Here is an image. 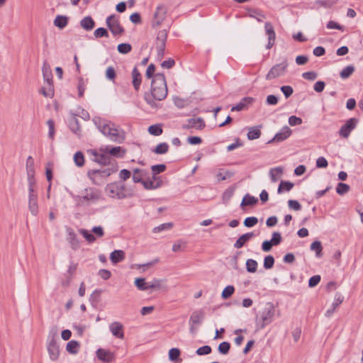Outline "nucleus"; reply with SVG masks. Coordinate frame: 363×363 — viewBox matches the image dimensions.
I'll return each mask as SVG.
<instances>
[{"label": "nucleus", "instance_id": "obj_20", "mask_svg": "<svg viewBox=\"0 0 363 363\" xmlns=\"http://www.w3.org/2000/svg\"><path fill=\"white\" fill-rule=\"evenodd\" d=\"M255 237L254 233H247L238 238L234 244V247L236 249H240L245 245L251 239Z\"/></svg>", "mask_w": 363, "mask_h": 363}, {"label": "nucleus", "instance_id": "obj_59", "mask_svg": "<svg viewBox=\"0 0 363 363\" xmlns=\"http://www.w3.org/2000/svg\"><path fill=\"white\" fill-rule=\"evenodd\" d=\"M173 225L171 223H163L153 229L154 233H159L164 230H169L172 228Z\"/></svg>", "mask_w": 363, "mask_h": 363}, {"label": "nucleus", "instance_id": "obj_14", "mask_svg": "<svg viewBox=\"0 0 363 363\" xmlns=\"http://www.w3.org/2000/svg\"><path fill=\"white\" fill-rule=\"evenodd\" d=\"M167 37V33L166 30H163L158 33L157 38V48L158 50V55L161 57H162L164 55Z\"/></svg>", "mask_w": 363, "mask_h": 363}, {"label": "nucleus", "instance_id": "obj_51", "mask_svg": "<svg viewBox=\"0 0 363 363\" xmlns=\"http://www.w3.org/2000/svg\"><path fill=\"white\" fill-rule=\"evenodd\" d=\"M350 189L349 185L345 183H339L336 188V191L340 195L346 194Z\"/></svg>", "mask_w": 363, "mask_h": 363}, {"label": "nucleus", "instance_id": "obj_60", "mask_svg": "<svg viewBox=\"0 0 363 363\" xmlns=\"http://www.w3.org/2000/svg\"><path fill=\"white\" fill-rule=\"evenodd\" d=\"M116 71L113 67H107L106 70V77L109 80H114L116 78Z\"/></svg>", "mask_w": 363, "mask_h": 363}, {"label": "nucleus", "instance_id": "obj_35", "mask_svg": "<svg viewBox=\"0 0 363 363\" xmlns=\"http://www.w3.org/2000/svg\"><path fill=\"white\" fill-rule=\"evenodd\" d=\"M79 348V344L77 341L71 340L66 346L67 351L70 354H76Z\"/></svg>", "mask_w": 363, "mask_h": 363}, {"label": "nucleus", "instance_id": "obj_4", "mask_svg": "<svg viewBox=\"0 0 363 363\" xmlns=\"http://www.w3.org/2000/svg\"><path fill=\"white\" fill-rule=\"evenodd\" d=\"M78 232L89 244L94 243L98 238L104 237L105 234L102 226H94L91 230L80 228Z\"/></svg>", "mask_w": 363, "mask_h": 363}, {"label": "nucleus", "instance_id": "obj_22", "mask_svg": "<svg viewBox=\"0 0 363 363\" xmlns=\"http://www.w3.org/2000/svg\"><path fill=\"white\" fill-rule=\"evenodd\" d=\"M284 169L281 167L272 168L269 172V174L272 182H277V181H279L281 178Z\"/></svg>", "mask_w": 363, "mask_h": 363}, {"label": "nucleus", "instance_id": "obj_44", "mask_svg": "<svg viewBox=\"0 0 363 363\" xmlns=\"http://www.w3.org/2000/svg\"><path fill=\"white\" fill-rule=\"evenodd\" d=\"M354 71V67L352 65L347 66L340 72V75L342 79L348 78Z\"/></svg>", "mask_w": 363, "mask_h": 363}, {"label": "nucleus", "instance_id": "obj_62", "mask_svg": "<svg viewBox=\"0 0 363 363\" xmlns=\"http://www.w3.org/2000/svg\"><path fill=\"white\" fill-rule=\"evenodd\" d=\"M328 165L327 160L323 157H320L316 160V167L318 168H326Z\"/></svg>", "mask_w": 363, "mask_h": 363}, {"label": "nucleus", "instance_id": "obj_10", "mask_svg": "<svg viewBox=\"0 0 363 363\" xmlns=\"http://www.w3.org/2000/svg\"><path fill=\"white\" fill-rule=\"evenodd\" d=\"M89 178L95 184H99L102 182L103 179L109 176L108 170H89L87 173Z\"/></svg>", "mask_w": 363, "mask_h": 363}, {"label": "nucleus", "instance_id": "obj_56", "mask_svg": "<svg viewBox=\"0 0 363 363\" xmlns=\"http://www.w3.org/2000/svg\"><path fill=\"white\" fill-rule=\"evenodd\" d=\"M77 264L76 263H71L69 267H68V269H67V274H69V275L70 276V278L67 281V283H63V285H65V286H67L69 283V281L70 279H72V277L74 274L75 273V271L77 270Z\"/></svg>", "mask_w": 363, "mask_h": 363}, {"label": "nucleus", "instance_id": "obj_19", "mask_svg": "<svg viewBox=\"0 0 363 363\" xmlns=\"http://www.w3.org/2000/svg\"><path fill=\"white\" fill-rule=\"evenodd\" d=\"M67 240L73 250H76L80 247V240L72 228L67 230Z\"/></svg>", "mask_w": 363, "mask_h": 363}, {"label": "nucleus", "instance_id": "obj_57", "mask_svg": "<svg viewBox=\"0 0 363 363\" xmlns=\"http://www.w3.org/2000/svg\"><path fill=\"white\" fill-rule=\"evenodd\" d=\"M230 348V345L228 342H223L218 345V351L220 353H221L223 354H228Z\"/></svg>", "mask_w": 363, "mask_h": 363}, {"label": "nucleus", "instance_id": "obj_41", "mask_svg": "<svg viewBox=\"0 0 363 363\" xmlns=\"http://www.w3.org/2000/svg\"><path fill=\"white\" fill-rule=\"evenodd\" d=\"M234 292H235V287L232 285H228L226 287H225L224 289L223 290V291L221 293V297L223 299H228L230 296H232V295L234 294Z\"/></svg>", "mask_w": 363, "mask_h": 363}, {"label": "nucleus", "instance_id": "obj_36", "mask_svg": "<svg viewBox=\"0 0 363 363\" xmlns=\"http://www.w3.org/2000/svg\"><path fill=\"white\" fill-rule=\"evenodd\" d=\"M294 187V184L290 182L281 181L278 187V193L281 194L284 191H289Z\"/></svg>", "mask_w": 363, "mask_h": 363}, {"label": "nucleus", "instance_id": "obj_34", "mask_svg": "<svg viewBox=\"0 0 363 363\" xmlns=\"http://www.w3.org/2000/svg\"><path fill=\"white\" fill-rule=\"evenodd\" d=\"M67 23L68 18L65 16H57L54 20V25L60 29L65 28Z\"/></svg>", "mask_w": 363, "mask_h": 363}, {"label": "nucleus", "instance_id": "obj_23", "mask_svg": "<svg viewBox=\"0 0 363 363\" xmlns=\"http://www.w3.org/2000/svg\"><path fill=\"white\" fill-rule=\"evenodd\" d=\"M40 93L46 98H52L54 96V86L52 83H45L40 89Z\"/></svg>", "mask_w": 363, "mask_h": 363}, {"label": "nucleus", "instance_id": "obj_53", "mask_svg": "<svg viewBox=\"0 0 363 363\" xmlns=\"http://www.w3.org/2000/svg\"><path fill=\"white\" fill-rule=\"evenodd\" d=\"M94 35L96 38H102V37L108 38V33L106 28H99L96 30H95V31L94 33Z\"/></svg>", "mask_w": 363, "mask_h": 363}, {"label": "nucleus", "instance_id": "obj_50", "mask_svg": "<svg viewBox=\"0 0 363 363\" xmlns=\"http://www.w3.org/2000/svg\"><path fill=\"white\" fill-rule=\"evenodd\" d=\"M181 352L178 348H172L169 351V359L171 361H176L180 356Z\"/></svg>", "mask_w": 363, "mask_h": 363}, {"label": "nucleus", "instance_id": "obj_33", "mask_svg": "<svg viewBox=\"0 0 363 363\" xmlns=\"http://www.w3.org/2000/svg\"><path fill=\"white\" fill-rule=\"evenodd\" d=\"M26 171L28 178L35 177L34 162L32 157H28L26 161Z\"/></svg>", "mask_w": 363, "mask_h": 363}, {"label": "nucleus", "instance_id": "obj_11", "mask_svg": "<svg viewBox=\"0 0 363 363\" xmlns=\"http://www.w3.org/2000/svg\"><path fill=\"white\" fill-rule=\"evenodd\" d=\"M167 12V9L165 6L158 5L154 14L153 24L157 26H160L166 18Z\"/></svg>", "mask_w": 363, "mask_h": 363}, {"label": "nucleus", "instance_id": "obj_37", "mask_svg": "<svg viewBox=\"0 0 363 363\" xmlns=\"http://www.w3.org/2000/svg\"><path fill=\"white\" fill-rule=\"evenodd\" d=\"M28 198L38 197V194L35 192V177L28 178Z\"/></svg>", "mask_w": 363, "mask_h": 363}, {"label": "nucleus", "instance_id": "obj_2", "mask_svg": "<svg viewBox=\"0 0 363 363\" xmlns=\"http://www.w3.org/2000/svg\"><path fill=\"white\" fill-rule=\"evenodd\" d=\"M88 152L93 157L92 160L99 164H106L109 163L108 155L114 157L122 158L126 153V150L122 147L106 146L99 150H90Z\"/></svg>", "mask_w": 363, "mask_h": 363}, {"label": "nucleus", "instance_id": "obj_28", "mask_svg": "<svg viewBox=\"0 0 363 363\" xmlns=\"http://www.w3.org/2000/svg\"><path fill=\"white\" fill-rule=\"evenodd\" d=\"M260 126H253L249 128L247 133V138L248 140H252L255 139H258L261 135Z\"/></svg>", "mask_w": 363, "mask_h": 363}, {"label": "nucleus", "instance_id": "obj_5", "mask_svg": "<svg viewBox=\"0 0 363 363\" xmlns=\"http://www.w3.org/2000/svg\"><path fill=\"white\" fill-rule=\"evenodd\" d=\"M105 191L111 198L123 199L127 196L125 186L117 182L108 184L106 186Z\"/></svg>", "mask_w": 363, "mask_h": 363}, {"label": "nucleus", "instance_id": "obj_40", "mask_svg": "<svg viewBox=\"0 0 363 363\" xmlns=\"http://www.w3.org/2000/svg\"><path fill=\"white\" fill-rule=\"evenodd\" d=\"M257 199L249 194L245 195L241 203V206H252L257 202Z\"/></svg>", "mask_w": 363, "mask_h": 363}, {"label": "nucleus", "instance_id": "obj_24", "mask_svg": "<svg viewBox=\"0 0 363 363\" xmlns=\"http://www.w3.org/2000/svg\"><path fill=\"white\" fill-rule=\"evenodd\" d=\"M204 318V313L201 311H194L190 316L189 322L193 325H199Z\"/></svg>", "mask_w": 363, "mask_h": 363}, {"label": "nucleus", "instance_id": "obj_1", "mask_svg": "<svg viewBox=\"0 0 363 363\" xmlns=\"http://www.w3.org/2000/svg\"><path fill=\"white\" fill-rule=\"evenodd\" d=\"M167 86L164 74H156L152 81L151 92L145 96V100L152 107H157V101L164 100L167 96Z\"/></svg>", "mask_w": 363, "mask_h": 363}, {"label": "nucleus", "instance_id": "obj_25", "mask_svg": "<svg viewBox=\"0 0 363 363\" xmlns=\"http://www.w3.org/2000/svg\"><path fill=\"white\" fill-rule=\"evenodd\" d=\"M188 125L197 130H202L205 127V122L201 118H192L189 119Z\"/></svg>", "mask_w": 363, "mask_h": 363}, {"label": "nucleus", "instance_id": "obj_17", "mask_svg": "<svg viewBox=\"0 0 363 363\" xmlns=\"http://www.w3.org/2000/svg\"><path fill=\"white\" fill-rule=\"evenodd\" d=\"M265 32L268 36V44L267 48L270 49L274 44L276 34L271 23L267 22L264 25Z\"/></svg>", "mask_w": 363, "mask_h": 363}, {"label": "nucleus", "instance_id": "obj_7", "mask_svg": "<svg viewBox=\"0 0 363 363\" xmlns=\"http://www.w3.org/2000/svg\"><path fill=\"white\" fill-rule=\"evenodd\" d=\"M46 347L50 360L57 361L59 359L60 352L57 340L54 336L48 339Z\"/></svg>", "mask_w": 363, "mask_h": 363}, {"label": "nucleus", "instance_id": "obj_49", "mask_svg": "<svg viewBox=\"0 0 363 363\" xmlns=\"http://www.w3.org/2000/svg\"><path fill=\"white\" fill-rule=\"evenodd\" d=\"M118 51L121 54H127L130 52L132 47L129 43H121L117 47Z\"/></svg>", "mask_w": 363, "mask_h": 363}, {"label": "nucleus", "instance_id": "obj_9", "mask_svg": "<svg viewBox=\"0 0 363 363\" xmlns=\"http://www.w3.org/2000/svg\"><path fill=\"white\" fill-rule=\"evenodd\" d=\"M357 123L358 120L357 118H350L340 128L339 135L344 138H347L350 133L356 128Z\"/></svg>", "mask_w": 363, "mask_h": 363}, {"label": "nucleus", "instance_id": "obj_31", "mask_svg": "<svg viewBox=\"0 0 363 363\" xmlns=\"http://www.w3.org/2000/svg\"><path fill=\"white\" fill-rule=\"evenodd\" d=\"M134 284L140 291L149 290V281H146L144 278H136L134 281Z\"/></svg>", "mask_w": 363, "mask_h": 363}, {"label": "nucleus", "instance_id": "obj_55", "mask_svg": "<svg viewBox=\"0 0 363 363\" xmlns=\"http://www.w3.org/2000/svg\"><path fill=\"white\" fill-rule=\"evenodd\" d=\"M274 264V259L272 255L265 257L264 259V267L266 269H269L273 267Z\"/></svg>", "mask_w": 363, "mask_h": 363}, {"label": "nucleus", "instance_id": "obj_52", "mask_svg": "<svg viewBox=\"0 0 363 363\" xmlns=\"http://www.w3.org/2000/svg\"><path fill=\"white\" fill-rule=\"evenodd\" d=\"M311 249L313 251H315L316 256L320 257L321 255V251L323 250L321 242L319 241H315L313 242L311 245Z\"/></svg>", "mask_w": 363, "mask_h": 363}, {"label": "nucleus", "instance_id": "obj_54", "mask_svg": "<svg viewBox=\"0 0 363 363\" xmlns=\"http://www.w3.org/2000/svg\"><path fill=\"white\" fill-rule=\"evenodd\" d=\"M144 187L147 189H157L160 186V183L155 182L154 181H142Z\"/></svg>", "mask_w": 363, "mask_h": 363}, {"label": "nucleus", "instance_id": "obj_29", "mask_svg": "<svg viewBox=\"0 0 363 363\" xmlns=\"http://www.w3.org/2000/svg\"><path fill=\"white\" fill-rule=\"evenodd\" d=\"M164 288V281L162 279L154 278L149 281V290H162Z\"/></svg>", "mask_w": 363, "mask_h": 363}, {"label": "nucleus", "instance_id": "obj_21", "mask_svg": "<svg viewBox=\"0 0 363 363\" xmlns=\"http://www.w3.org/2000/svg\"><path fill=\"white\" fill-rule=\"evenodd\" d=\"M253 101L254 99L252 97H245L238 104L232 107L231 111H242L251 104Z\"/></svg>", "mask_w": 363, "mask_h": 363}, {"label": "nucleus", "instance_id": "obj_3", "mask_svg": "<svg viewBox=\"0 0 363 363\" xmlns=\"http://www.w3.org/2000/svg\"><path fill=\"white\" fill-rule=\"evenodd\" d=\"M101 193L99 189L94 187L85 188L79 195L74 196L76 205L78 206H86L99 201Z\"/></svg>", "mask_w": 363, "mask_h": 363}, {"label": "nucleus", "instance_id": "obj_13", "mask_svg": "<svg viewBox=\"0 0 363 363\" xmlns=\"http://www.w3.org/2000/svg\"><path fill=\"white\" fill-rule=\"evenodd\" d=\"M291 134V130L288 126H284L269 141V143L282 142L289 138Z\"/></svg>", "mask_w": 363, "mask_h": 363}, {"label": "nucleus", "instance_id": "obj_58", "mask_svg": "<svg viewBox=\"0 0 363 363\" xmlns=\"http://www.w3.org/2000/svg\"><path fill=\"white\" fill-rule=\"evenodd\" d=\"M258 223L256 217H247L244 220V225L247 228L255 226Z\"/></svg>", "mask_w": 363, "mask_h": 363}, {"label": "nucleus", "instance_id": "obj_63", "mask_svg": "<svg viewBox=\"0 0 363 363\" xmlns=\"http://www.w3.org/2000/svg\"><path fill=\"white\" fill-rule=\"evenodd\" d=\"M343 300V296L340 294H337L335 296L334 301L331 306H333L335 308H337L342 303Z\"/></svg>", "mask_w": 363, "mask_h": 363}, {"label": "nucleus", "instance_id": "obj_61", "mask_svg": "<svg viewBox=\"0 0 363 363\" xmlns=\"http://www.w3.org/2000/svg\"><path fill=\"white\" fill-rule=\"evenodd\" d=\"M211 352V347L208 345L201 347L196 350V354L198 355L208 354Z\"/></svg>", "mask_w": 363, "mask_h": 363}, {"label": "nucleus", "instance_id": "obj_47", "mask_svg": "<svg viewBox=\"0 0 363 363\" xmlns=\"http://www.w3.org/2000/svg\"><path fill=\"white\" fill-rule=\"evenodd\" d=\"M169 150V145L166 143H160L157 145L155 149V152L156 154H164L167 152Z\"/></svg>", "mask_w": 363, "mask_h": 363}, {"label": "nucleus", "instance_id": "obj_32", "mask_svg": "<svg viewBox=\"0 0 363 363\" xmlns=\"http://www.w3.org/2000/svg\"><path fill=\"white\" fill-rule=\"evenodd\" d=\"M80 25L84 29L91 30L94 27L95 23L91 17L86 16L80 21Z\"/></svg>", "mask_w": 363, "mask_h": 363}, {"label": "nucleus", "instance_id": "obj_46", "mask_svg": "<svg viewBox=\"0 0 363 363\" xmlns=\"http://www.w3.org/2000/svg\"><path fill=\"white\" fill-rule=\"evenodd\" d=\"M86 81L80 78L78 81L77 89H78V95L79 97H82L84 96V91L86 89Z\"/></svg>", "mask_w": 363, "mask_h": 363}, {"label": "nucleus", "instance_id": "obj_16", "mask_svg": "<svg viewBox=\"0 0 363 363\" xmlns=\"http://www.w3.org/2000/svg\"><path fill=\"white\" fill-rule=\"evenodd\" d=\"M108 137L113 141L121 143L125 139V132L114 124Z\"/></svg>", "mask_w": 363, "mask_h": 363}, {"label": "nucleus", "instance_id": "obj_39", "mask_svg": "<svg viewBox=\"0 0 363 363\" xmlns=\"http://www.w3.org/2000/svg\"><path fill=\"white\" fill-rule=\"evenodd\" d=\"M186 247V242L182 240H178L172 245V251L177 252L179 251L184 250Z\"/></svg>", "mask_w": 363, "mask_h": 363}, {"label": "nucleus", "instance_id": "obj_12", "mask_svg": "<svg viewBox=\"0 0 363 363\" xmlns=\"http://www.w3.org/2000/svg\"><path fill=\"white\" fill-rule=\"evenodd\" d=\"M94 123L97 125L99 130L106 136H108L114 123L111 122H106L101 120L100 118H95L93 119Z\"/></svg>", "mask_w": 363, "mask_h": 363}, {"label": "nucleus", "instance_id": "obj_8", "mask_svg": "<svg viewBox=\"0 0 363 363\" xmlns=\"http://www.w3.org/2000/svg\"><path fill=\"white\" fill-rule=\"evenodd\" d=\"M106 24L114 35H121L124 30L120 24L118 18L115 15H111L107 18Z\"/></svg>", "mask_w": 363, "mask_h": 363}, {"label": "nucleus", "instance_id": "obj_48", "mask_svg": "<svg viewBox=\"0 0 363 363\" xmlns=\"http://www.w3.org/2000/svg\"><path fill=\"white\" fill-rule=\"evenodd\" d=\"M337 0H319L317 1V4L319 6L325 7V8H331L335 4H337Z\"/></svg>", "mask_w": 363, "mask_h": 363}, {"label": "nucleus", "instance_id": "obj_6", "mask_svg": "<svg viewBox=\"0 0 363 363\" xmlns=\"http://www.w3.org/2000/svg\"><path fill=\"white\" fill-rule=\"evenodd\" d=\"M287 67L288 63L286 61L275 65L266 75V79L267 80H272L283 76L286 72Z\"/></svg>", "mask_w": 363, "mask_h": 363}, {"label": "nucleus", "instance_id": "obj_38", "mask_svg": "<svg viewBox=\"0 0 363 363\" xmlns=\"http://www.w3.org/2000/svg\"><path fill=\"white\" fill-rule=\"evenodd\" d=\"M162 125L160 124H155L149 126L148 128V133L150 135L158 136L160 135L162 133Z\"/></svg>", "mask_w": 363, "mask_h": 363}, {"label": "nucleus", "instance_id": "obj_30", "mask_svg": "<svg viewBox=\"0 0 363 363\" xmlns=\"http://www.w3.org/2000/svg\"><path fill=\"white\" fill-rule=\"evenodd\" d=\"M28 208L33 216L38 213V197L28 198Z\"/></svg>", "mask_w": 363, "mask_h": 363}, {"label": "nucleus", "instance_id": "obj_27", "mask_svg": "<svg viewBox=\"0 0 363 363\" xmlns=\"http://www.w3.org/2000/svg\"><path fill=\"white\" fill-rule=\"evenodd\" d=\"M133 85L136 91H138L141 84V74L135 67L132 72Z\"/></svg>", "mask_w": 363, "mask_h": 363}, {"label": "nucleus", "instance_id": "obj_45", "mask_svg": "<svg viewBox=\"0 0 363 363\" xmlns=\"http://www.w3.org/2000/svg\"><path fill=\"white\" fill-rule=\"evenodd\" d=\"M143 177L144 174L141 169H135L133 170V180L135 183L142 182Z\"/></svg>", "mask_w": 363, "mask_h": 363}, {"label": "nucleus", "instance_id": "obj_15", "mask_svg": "<svg viewBox=\"0 0 363 363\" xmlns=\"http://www.w3.org/2000/svg\"><path fill=\"white\" fill-rule=\"evenodd\" d=\"M96 357L99 360L104 363H108L114 360L115 355L109 350L99 348L96 351Z\"/></svg>", "mask_w": 363, "mask_h": 363}, {"label": "nucleus", "instance_id": "obj_42", "mask_svg": "<svg viewBox=\"0 0 363 363\" xmlns=\"http://www.w3.org/2000/svg\"><path fill=\"white\" fill-rule=\"evenodd\" d=\"M74 162L77 167H82L84 164V157L82 152H77L74 155Z\"/></svg>", "mask_w": 363, "mask_h": 363}, {"label": "nucleus", "instance_id": "obj_18", "mask_svg": "<svg viewBox=\"0 0 363 363\" xmlns=\"http://www.w3.org/2000/svg\"><path fill=\"white\" fill-rule=\"evenodd\" d=\"M109 329L112 335L120 339L124 338L123 325L121 323L116 321L111 323Z\"/></svg>", "mask_w": 363, "mask_h": 363}, {"label": "nucleus", "instance_id": "obj_64", "mask_svg": "<svg viewBox=\"0 0 363 363\" xmlns=\"http://www.w3.org/2000/svg\"><path fill=\"white\" fill-rule=\"evenodd\" d=\"M281 91L286 98H289L294 92L293 88L291 86H282Z\"/></svg>", "mask_w": 363, "mask_h": 363}, {"label": "nucleus", "instance_id": "obj_43", "mask_svg": "<svg viewBox=\"0 0 363 363\" xmlns=\"http://www.w3.org/2000/svg\"><path fill=\"white\" fill-rule=\"evenodd\" d=\"M246 268L249 272L254 273L257 271V262L252 259H248L246 261Z\"/></svg>", "mask_w": 363, "mask_h": 363}, {"label": "nucleus", "instance_id": "obj_26", "mask_svg": "<svg viewBox=\"0 0 363 363\" xmlns=\"http://www.w3.org/2000/svg\"><path fill=\"white\" fill-rule=\"evenodd\" d=\"M110 259L113 264H117L125 259V253L123 250H116L111 253Z\"/></svg>", "mask_w": 363, "mask_h": 363}]
</instances>
